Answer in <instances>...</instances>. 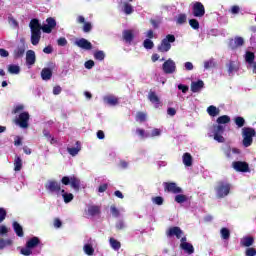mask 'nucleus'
Returning a JSON list of instances; mask_svg holds the SVG:
<instances>
[{
    "label": "nucleus",
    "mask_w": 256,
    "mask_h": 256,
    "mask_svg": "<svg viewBox=\"0 0 256 256\" xmlns=\"http://www.w3.org/2000/svg\"><path fill=\"white\" fill-rule=\"evenodd\" d=\"M83 251L88 256L95 255V240L89 239L83 246Z\"/></svg>",
    "instance_id": "nucleus-12"
},
{
    "label": "nucleus",
    "mask_w": 256,
    "mask_h": 256,
    "mask_svg": "<svg viewBox=\"0 0 256 256\" xmlns=\"http://www.w3.org/2000/svg\"><path fill=\"white\" fill-rule=\"evenodd\" d=\"M13 229L18 237H23V227L19 225V223H13Z\"/></svg>",
    "instance_id": "nucleus-34"
},
{
    "label": "nucleus",
    "mask_w": 256,
    "mask_h": 256,
    "mask_svg": "<svg viewBox=\"0 0 256 256\" xmlns=\"http://www.w3.org/2000/svg\"><path fill=\"white\" fill-rule=\"evenodd\" d=\"M23 55H25V47H18L15 49V51H14L15 59H19Z\"/></svg>",
    "instance_id": "nucleus-35"
},
{
    "label": "nucleus",
    "mask_w": 256,
    "mask_h": 256,
    "mask_svg": "<svg viewBox=\"0 0 256 256\" xmlns=\"http://www.w3.org/2000/svg\"><path fill=\"white\" fill-rule=\"evenodd\" d=\"M110 211L113 217H119V209H117L115 206H111Z\"/></svg>",
    "instance_id": "nucleus-58"
},
{
    "label": "nucleus",
    "mask_w": 256,
    "mask_h": 256,
    "mask_svg": "<svg viewBox=\"0 0 256 256\" xmlns=\"http://www.w3.org/2000/svg\"><path fill=\"white\" fill-rule=\"evenodd\" d=\"M58 45L60 47H65V45H67V39L65 38H59L58 41H57Z\"/></svg>",
    "instance_id": "nucleus-61"
},
{
    "label": "nucleus",
    "mask_w": 256,
    "mask_h": 256,
    "mask_svg": "<svg viewBox=\"0 0 256 256\" xmlns=\"http://www.w3.org/2000/svg\"><path fill=\"white\" fill-rule=\"evenodd\" d=\"M161 133H163L162 129L154 128L151 132H148L149 135L147 137H160Z\"/></svg>",
    "instance_id": "nucleus-36"
},
{
    "label": "nucleus",
    "mask_w": 256,
    "mask_h": 256,
    "mask_svg": "<svg viewBox=\"0 0 256 256\" xmlns=\"http://www.w3.org/2000/svg\"><path fill=\"white\" fill-rule=\"evenodd\" d=\"M162 69L164 73L171 75L177 71V65L175 64V61L168 59L164 62Z\"/></svg>",
    "instance_id": "nucleus-10"
},
{
    "label": "nucleus",
    "mask_w": 256,
    "mask_h": 256,
    "mask_svg": "<svg viewBox=\"0 0 256 256\" xmlns=\"http://www.w3.org/2000/svg\"><path fill=\"white\" fill-rule=\"evenodd\" d=\"M10 245H13V241L0 238V249H5V247H9Z\"/></svg>",
    "instance_id": "nucleus-39"
},
{
    "label": "nucleus",
    "mask_w": 256,
    "mask_h": 256,
    "mask_svg": "<svg viewBox=\"0 0 256 256\" xmlns=\"http://www.w3.org/2000/svg\"><path fill=\"white\" fill-rule=\"evenodd\" d=\"M9 55V51L1 48L0 49V57H7Z\"/></svg>",
    "instance_id": "nucleus-63"
},
{
    "label": "nucleus",
    "mask_w": 256,
    "mask_h": 256,
    "mask_svg": "<svg viewBox=\"0 0 256 256\" xmlns=\"http://www.w3.org/2000/svg\"><path fill=\"white\" fill-rule=\"evenodd\" d=\"M205 83H203V80H198L196 82L191 83V91L193 93H199L204 87Z\"/></svg>",
    "instance_id": "nucleus-21"
},
{
    "label": "nucleus",
    "mask_w": 256,
    "mask_h": 256,
    "mask_svg": "<svg viewBox=\"0 0 256 256\" xmlns=\"http://www.w3.org/2000/svg\"><path fill=\"white\" fill-rule=\"evenodd\" d=\"M248 69H252L253 73H256V62L248 64Z\"/></svg>",
    "instance_id": "nucleus-64"
},
{
    "label": "nucleus",
    "mask_w": 256,
    "mask_h": 256,
    "mask_svg": "<svg viewBox=\"0 0 256 256\" xmlns=\"http://www.w3.org/2000/svg\"><path fill=\"white\" fill-rule=\"evenodd\" d=\"M152 203H154L155 205H163V197L157 196L152 198Z\"/></svg>",
    "instance_id": "nucleus-53"
},
{
    "label": "nucleus",
    "mask_w": 256,
    "mask_h": 256,
    "mask_svg": "<svg viewBox=\"0 0 256 256\" xmlns=\"http://www.w3.org/2000/svg\"><path fill=\"white\" fill-rule=\"evenodd\" d=\"M32 253H33V250L31 248H29V246H27V244H26L25 248L21 249L22 255L29 256V255H32Z\"/></svg>",
    "instance_id": "nucleus-47"
},
{
    "label": "nucleus",
    "mask_w": 256,
    "mask_h": 256,
    "mask_svg": "<svg viewBox=\"0 0 256 256\" xmlns=\"http://www.w3.org/2000/svg\"><path fill=\"white\" fill-rule=\"evenodd\" d=\"M253 237H244L241 239V245H243V247H251V245H253Z\"/></svg>",
    "instance_id": "nucleus-31"
},
{
    "label": "nucleus",
    "mask_w": 256,
    "mask_h": 256,
    "mask_svg": "<svg viewBox=\"0 0 256 256\" xmlns=\"http://www.w3.org/2000/svg\"><path fill=\"white\" fill-rule=\"evenodd\" d=\"M8 23L11 27H13V29H17V27H19V23H17V20H15L13 17L8 18Z\"/></svg>",
    "instance_id": "nucleus-48"
},
{
    "label": "nucleus",
    "mask_w": 256,
    "mask_h": 256,
    "mask_svg": "<svg viewBox=\"0 0 256 256\" xmlns=\"http://www.w3.org/2000/svg\"><path fill=\"white\" fill-rule=\"evenodd\" d=\"M109 243H110V247H112L114 251H119V249H121V242H119L115 238H110Z\"/></svg>",
    "instance_id": "nucleus-30"
},
{
    "label": "nucleus",
    "mask_w": 256,
    "mask_h": 256,
    "mask_svg": "<svg viewBox=\"0 0 256 256\" xmlns=\"http://www.w3.org/2000/svg\"><path fill=\"white\" fill-rule=\"evenodd\" d=\"M168 237H176L177 239H183V230L179 227H172L169 228L167 231Z\"/></svg>",
    "instance_id": "nucleus-17"
},
{
    "label": "nucleus",
    "mask_w": 256,
    "mask_h": 256,
    "mask_svg": "<svg viewBox=\"0 0 256 256\" xmlns=\"http://www.w3.org/2000/svg\"><path fill=\"white\" fill-rule=\"evenodd\" d=\"M92 26L90 22H85L84 26H83V31L84 33H89V31H91Z\"/></svg>",
    "instance_id": "nucleus-56"
},
{
    "label": "nucleus",
    "mask_w": 256,
    "mask_h": 256,
    "mask_svg": "<svg viewBox=\"0 0 256 256\" xmlns=\"http://www.w3.org/2000/svg\"><path fill=\"white\" fill-rule=\"evenodd\" d=\"M171 43H175V36L168 34L158 45V51L160 53H167L171 50Z\"/></svg>",
    "instance_id": "nucleus-3"
},
{
    "label": "nucleus",
    "mask_w": 256,
    "mask_h": 256,
    "mask_svg": "<svg viewBox=\"0 0 256 256\" xmlns=\"http://www.w3.org/2000/svg\"><path fill=\"white\" fill-rule=\"evenodd\" d=\"M231 191V185L225 182H219L216 186V195L219 198L227 197Z\"/></svg>",
    "instance_id": "nucleus-5"
},
{
    "label": "nucleus",
    "mask_w": 256,
    "mask_h": 256,
    "mask_svg": "<svg viewBox=\"0 0 256 256\" xmlns=\"http://www.w3.org/2000/svg\"><path fill=\"white\" fill-rule=\"evenodd\" d=\"M241 151L237 148H228L226 151L227 157H233V155H239Z\"/></svg>",
    "instance_id": "nucleus-40"
},
{
    "label": "nucleus",
    "mask_w": 256,
    "mask_h": 256,
    "mask_svg": "<svg viewBox=\"0 0 256 256\" xmlns=\"http://www.w3.org/2000/svg\"><path fill=\"white\" fill-rule=\"evenodd\" d=\"M176 203H185L187 201V196L183 194H178L175 196Z\"/></svg>",
    "instance_id": "nucleus-43"
},
{
    "label": "nucleus",
    "mask_w": 256,
    "mask_h": 256,
    "mask_svg": "<svg viewBox=\"0 0 256 256\" xmlns=\"http://www.w3.org/2000/svg\"><path fill=\"white\" fill-rule=\"evenodd\" d=\"M255 136V129L253 128H243L242 129V137H243V145L245 147H251L253 144V137Z\"/></svg>",
    "instance_id": "nucleus-4"
},
{
    "label": "nucleus",
    "mask_w": 256,
    "mask_h": 256,
    "mask_svg": "<svg viewBox=\"0 0 256 256\" xmlns=\"http://www.w3.org/2000/svg\"><path fill=\"white\" fill-rule=\"evenodd\" d=\"M45 188L47 191H49V193H56V195H60L62 191L61 184H59L57 181H54V180H49L45 184Z\"/></svg>",
    "instance_id": "nucleus-8"
},
{
    "label": "nucleus",
    "mask_w": 256,
    "mask_h": 256,
    "mask_svg": "<svg viewBox=\"0 0 256 256\" xmlns=\"http://www.w3.org/2000/svg\"><path fill=\"white\" fill-rule=\"evenodd\" d=\"M5 217H7V210H5V208H0V223L5 221Z\"/></svg>",
    "instance_id": "nucleus-51"
},
{
    "label": "nucleus",
    "mask_w": 256,
    "mask_h": 256,
    "mask_svg": "<svg viewBox=\"0 0 256 256\" xmlns=\"http://www.w3.org/2000/svg\"><path fill=\"white\" fill-rule=\"evenodd\" d=\"M207 113L210 115V117H217V115L220 113V110L219 108L212 105L207 108Z\"/></svg>",
    "instance_id": "nucleus-28"
},
{
    "label": "nucleus",
    "mask_w": 256,
    "mask_h": 256,
    "mask_svg": "<svg viewBox=\"0 0 256 256\" xmlns=\"http://www.w3.org/2000/svg\"><path fill=\"white\" fill-rule=\"evenodd\" d=\"M40 241L38 237H33L32 239L28 240L26 245L27 247L31 248L32 250L39 245Z\"/></svg>",
    "instance_id": "nucleus-27"
},
{
    "label": "nucleus",
    "mask_w": 256,
    "mask_h": 256,
    "mask_svg": "<svg viewBox=\"0 0 256 256\" xmlns=\"http://www.w3.org/2000/svg\"><path fill=\"white\" fill-rule=\"evenodd\" d=\"M231 121V118L227 115L220 116L217 119V125H214L209 130V137H213L215 141L218 143H224L225 138L223 137V132L225 131V127L223 125L229 123Z\"/></svg>",
    "instance_id": "nucleus-1"
},
{
    "label": "nucleus",
    "mask_w": 256,
    "mask_h": 256,
    "mask_svg": "<svg viewBox=\"0 0 256 256\" xmlns=\"http://www.w3.org/2000/svg\"><path fill=\"white\" fill-rule=\"evenodd\" d=\"M123 11L126 15H131L133 13V6L131 4L124 2L123 3Z\"/></svg>",
    "instance_id": "nucleus-37"
},
{
    "label": "nucleus",
    "mask_w": 256,
    "mask_h": 256,
    "mask_svg": "<svg viewBox=\"0 0 256 256\" xmlns=\"http://www.w3.org/2000/svg\"><path fill=\"white\" fill-rule=\"evenodd\" d=\"M194 17H203L205 15V6L201 2H194L192 6Z\"/></svg>",
    "instance_id": "nucleus-11"
},
{
    "label": "nucleus",
    "mask_w": 256,
    "mask_h": 256,
    "mask_svg": "<svg viewBox=\"0 0 256 256\" xmlns=\"http://www.w3.org/2000/svg\"><path fill=\"white\" fill-rule=\"evenodd\" d=\"M233 168L235 169V171H241L242 173H247V171H249V164H247V162H233Z\"/></svg>",
    "instance_id": "nucleus-18"
},
{
    "label": "nucleus",
    "mask_w": 256,
    "mask_h": 256,
    "mask_svg": "<svg viewBox=\"0 0 256 256\" xmlns=\"http://www.w3.org/2000/svg\"><path fill=\"white\" fill-rule=\"evenodd\" d=\"M80 151H81V146L79 145V142H77V147L68 148V153L72 155V157H75V155H77Z\"/></svg>",
    "instance_id": "nucleus-38"
},
{
    "label": "nucleus",
    "mask_w": 256,
    "mask_h": 256,
    "mask_svg": "<svg viewBox=\"0 0 256 256\" xmlns=\"http://www.w3.org/2000/svg\"><path fill=\"white\" fill-rule=\"evenodd\" d=\"M189 25H190V27H192V29H199V21H197L195 19H190Z\"/></svg>",
    "instance_id": "nucleus-52"
},
{
    "label": "nucleus",
    "mask_w": 256,
    "mask_h": 256,
    "mask_svg": "<svg viewBox=\"0 0 256 256\" xmlns=\"http://www.w3.org/2000/svg\"><path fill=\"white\" fill-rule=\"evenodd\" d=\"M61 181L63 185H71L72 189L76 191L81 187V181L75 176H64Z\"/></svg>",
    "instance_id": "nucleus-6"
},
{
    "label": "nucleus",
    "mask_w": 256,
    "mask_h": 256,
    "mask_svg": "<svg viewBox=\"0 0 256 256\" xmlns=\"http://www.w3.org/2000/svg\"><path fill=\"white\" fill-rule=\"evenodd\" d=\"M26 63H27V65H35V51H33V50L27 51Z\"/></svg>",
    "instance_id": "nucleus-23"
},
{
    "label": "nucleus",
    "mask_w": 256,
    "mask_h": 256,
    "mask_svg": "<svg viewBox=\"0 0 256 256\" xmlns=\"http://www.w3.org/2000/svg\"><path fill=\"white\" fill-rule=\"evenodd\" d=\"M23 167V160L20 157L16 156L14 160V171H21Z\"/></svg>",
    "instance_id": "nucleus-32"
},
{
    "label": "nucleus",
    "mask_w": 256,
    "mask_h": 256,
    "mask_svg": "<svg viewBox=\"0 0 256 256\" xmlns=\"http://www.w3.org/2000/svg\"><path fill=\"white\" fill-rule=\"evenodd\" d=\"M30 31H31V43L32 45H39L41 41V24L39 20L32 19L29 23Z\"/></svg>",
    "instance_id": "nucleus-2"
},
{
    "label": "nucleus",
    "mask_w": 256,
    "mask_h": 256,
    "mask_svg": "<svg viewBox=\"0 0 256 256\" xmlns=\"http://www.w3.org/2000/svg\"><path fill=\"white\" fill-rule=\"evenodd\" d=\"M182 161L185 167H191V165H193V157L189 153L183 154Z\"/></svg>",
    "instance_id": "nucleus-25"
},
{
    "label": "nucleus",
    "mask_w": 256,
    "mask_h": 256,
    "mask_svg": "<svg viewBox=\"0 0 256 256\" xmlns=\"http://www.w3.org/2000/svg\"><path fill=\"white\" fill-rule=\"evenodd\" d=\"M164 188L165 191H168V193H174L175 195L179 194V193H183V189H181V187L177 186L176 183L171 182V183H164Z\"/></svg>",
    "instance_id": "nucleus-14"
},
{
    "label": "nucleus",
    "mask_w": 256,
    "mask_h": 256,
    "mask_svg": "<svg viewBox=\"0 0 256 256\" xmlns=\"http://www.w3.org/2000/svg\"><path fill=\"white\" fill-rule=\"evenodd\" d=\"M143 46L145 47V49H153L154 44L153 41H151L150 39H146L144 40Z\"/></svg>",
    "instance_id": "nucleus-49"
},
{
    "label": "nucleus",
    "mask_w": 256,
    "mask_h": 256,
    "mask_svg": "<svg viewBox=\"0 0 256 256\" xmlns=\"http://www.w3.org/2000/svg\"><path fill=\"white\" fill-rule=\"evenodd\" d=\"M23 109H25V105L18 104L14 107V113H20V111H23Z\"/></svg>",
    "instance_id": "nucleus-59"
},
{
    "label": "nucleus",
    "mask_w": 256,
    "mask_h": 256,
    "mask_svg": "<svg viewBox=\"0 0 256 256\" xmlns=\"http://www.w3.org/2000/svg\"><path fill=\"white\" fill-rule=\"evenodd\" d=\"M94 59H97L98 61H103V59H105V52H103V51L95 52Z\"/></svg>",
    "instance_id": "nucleus-44"
},
{
    "label": "nucleus",
    "mask_w": 256,
    "mask_h": 256,
    "mask_svg": "<svg viewBox=\"0 0 256 256\" xmlns=\"http://www.w3.org/2000/svg\"><path fill=\"white\" fill-rule=\"evenodd\" d=\"M245 43V40L243 37H235L230 41V47L231 49H237V47H242V45Z\"/></svg>",
    "instance_id": "nucleus-20"
},
{
    "label": "nucleus",
    "mask_w": 256,
    "mask_h": 256,
    "mask_svg": "<svg viewBox=\"0 0 256 256\" xmlns=\"http://www.w3.org/2000/svg\"><path fill=\"white\" fill-rule=\"evenodd\" d=\"M53 76V72L49 68H44L41 72V77L44 81H49Z\"/></svg>",
    "instance_id": "nucleus-26"
},
{
    "label": "nucleus",
    "mask_w": 256,
    "mask_h": 256,
    "mask_svg": "<svg viewBox=\"0 0 256 256\" xmlns=\"http://www.w3.org/2000/svg\"><path fill=\"white\" fill-rule=\"evenodd\" d=\"M88 215H91L92 217L95 215H99V207L89 206L88 207Z\"/></svg>",
    "instance_id": "nucleus-41"
},
{
    "label": "nucleus",
    "mask_w": 256,
    "mask_h": 256,
    "mask_svg": "<svg viewBox=\"0 0 256 256\" xmlns=\"http://www.w3.org/2000/svg\"><path fill=\"white\" fill-rule=\"evenodd\" d=\"M56 26H57V22L54 20V18L50 17L46 19V24H43L41 26V29L43 33H51V31H53V29H55Z\"/></svg>",
    "instance_id": "nucleus-13"
},
{
    "label": "nucleus",
    "mask_w": 256,
    "mask_h": 256,
    "mask_svg": "<svg viewBox=\"0 0 256 256\" xmlns=\"http://www.w3.org/2000/svg\"><path fill=\"white\" fill-rule=\"evenodd\" d=\"M220 233H221L222 239H229V237L231 235L229 232V229H227V228H222Z\"/></svg>",
    "instance_id": "nucleus-46"
},
{
    "label": "nucleus",
    "mask_w": 256,
    "mask_h": 256,
    "mask_svg": "<svg viewBox=\"0 0 256 256\" xmlns=\"http://www.w3.org/2000/svg\"><path fill=\"white\" fill-rule=\"evenodd\" d=\"M137 121H140V123H143L147 119V114L143 112H138L136 115Z\"/></svg>",
    "instance_id": "nucleus-45"
},
{
    "label": "nucleus",
    "mask_w": 256,
    "mask_h": 256,
    "mask_svg": "<svg viewBox=\"0 0 256 256\" xmlns=\"http://www.w3.org/2000/svg\"><path fill=\"white\" fill-rule=\"evenodd\" d=\"M7 69H8V73H10V75H19V73H21V67L17 64L8 65Z\"/></svg>",
    "instance_id": "nucleus-22"
},
{
    "label": "nucleus",
    "mask_w": 256,
    "mask_h": 256,
    "mask_svg": "<svg viewBox=\"0 0 256 256\" xmlns=\"http://www.w3.org/2000/svg\"><path fill=\"white\" fill-rule=\"evenodd\" d=\"M74 44L77 47H80V49H85L86 51H91V49H93V44H91V42H89L87 39L85 38H81V39H77Z\"/></svg>",
    "instance_id": "nucleus-15"
},
{
    "label": "nucleus",
    "mask_w": 256,
    "mask_h": 256,
    "mask_svg": "<svg viewBox=\"0 0 256 256\" xmlns=\"http://www.w3.org/2000/svg\"><path fill=\"white\" fill-rule=\"evenodd\" d=\"M60 195H62L64 199V203H71L73 201V194L72 193H67L63 189L60 192Z\"/></svg>",
    "instance_id": "nucleus-29"
},
{
    "label": "nucleus",
    "mask_w": 256,
    "mask_h": 256,
    "mask_svg": "<svg viewBox=\"0 0 256 256\" xmlns=\"http://www.w3.org/2000/svg\"><path fill=\"white\" fill-rule=\"evenodd\" d=\"M139 35V31L132 29V30H125L123 32V39L126 41V43H131L135 37Z\"/></svg>",
    "instance_id": "nucleus-16"
},
{
    "label": "nucleus",
    "mask_w": 256,
    "mask_h": 256,
    "mask_svg": "<svg viewBox=\"0 0 256 256\" xmlns=\"http://www.w3.org/2000/svg\"><path fill=\"white\" fill-rule=\"evenodd\" d=\"M62 89H61V86H55L53 88V94L54 95H59L61 93Z\"/></svg>",
    "instance_id": "nucleus-62"
},
{
    "label": "nucleus",
    "mask_w": 256,
    "mask_h": 256,
    "mask_svg": "<svg viewBox=\"0 0 256 256\" xmlns=\"http://www.w3.org/2000/svg\"><path fill=\"white\" fill-rule=\"evenodd\" d=\"M84 65L86 69H93V67H95V62L93 60H88Z\"/></svg>",
    "instance_id": "nucleus-57"
},
{
    "label": "nucleus",
    "mask_w": 256,
    "mask_h": 256,
    "mask_svg": "<svg viewBox=\"0 0 256 256\" xmlns=\"http://www.w3.org/2000/svg\"><path fill=\"white\" fill-rule=\"evenodd\" d=\"M7 233H9V228L5 225H0V235H7Z\"/></svg>",
    "instance_id": "nucleus-55"
},
{
    "label": "nucleus",
    "mask_w": 256,
    "mask_h": 256,
    "mask_svg": "<svg viewBox=\"0 0 256 256\" xmlns=\"http://www.w3.org/2000/svg\"><path fill=\"white\" fill-rule=\"evenodd\" d=\"M148 99L154 105L155 109H159V107H161V100H159V96H157L155 92H150Z\"/></svg>",
    "instance_id": "nucleus-19"
},
{
    "label": "nucleus",
    "mask_w": 256,
    "mask_h": 256,
    "mask_svg": "<svg viewBox=\"0 0 256 256\" xmlns=\"http://www.w3.org/2000/svg\"><path fill=\"white\" fill-rule=\"evenodd\" d=\"M104 103H106V105L115 106L119 103V99L113 95H109L104 97Z\"/></svg>",
    "instance_id": "nucleus-24"
},
{
    "label": "nucleus",
    "mask_w": 256,
    "mask_h": 256,
    "mask_svg": "<svg viewBox=\"0 0 256 256\" xmlns=\"http://www.w3.org/2000/svg\"><path fill=\"white\" fill-rule=\"evenodd\" d=\"M255 255H256L255 248H248V249H246V256H255Z\"/></svg>",
    "instance_id": "nucleus-60"
},
{
    "label": "nucleus",
    "mask_w": 256,
    "mask_h": 256,
    "mask_svg": "<svg viewBox=\"0 0 256 256\" xmlns=\"http://www.w3.org/2000/svg\"><path fill=\"white\" fill-rule=\"evenodd\" d=\"M245 61L248 63V65H251V63H255V54L253 52L247 51L245 54Z\"/></svg>",
    "instance_id": "nucleus-33"
},
{
    "label": "nucleus",
    "mask_w": 256,
    "mask_h": 256,
    "mask_svg": "<svg viewBox=\"0 0 256 256\" xmlns=\"http://www.w3.org/2000/svg\"><path fill=\"white\" fill-rule=\"evenodd\" d=\"M180 249H182V251H184V253L187 255H193V253H195V247H193V244L187 241L186 236L180 239Z\"/></svg>",
    "instance_id": "nucleus-7"
},
{
    "label": "nucleus",
    "mask_w": 256,
    "mask_h": 256,
    "mask_svg": "<svg viewBox=\"0 0 256 256\" xmlns=\"http://www.w3.org/2000/svg\"><path fill=\"white\" fill-rule=\"evenodd\" d=\"M235 123L238 127H243L245 125V119L243 117L235 118Z\"/></svg>",
    "instance_id": "nucleus-54"
},
{
    "label": "nucleus",
    "mask_w": 256,
    "mask_h": 256,
    "mask_svg": "<svg viewBox=\"0 0 256 256\" xmlns=\"http://www.w3.org/2000/svg\"><path fill=\"white\" fill-rule=\"evenodd\" d=\"M187 22V15L185 14H179L176 18V23L178 25H183V23Z\"/></svg>",
    "instance_id": "nucleus-42"
},
{
    "label": "nucleus",
    "mask_w": 256,
    "mask_h": 256,
    "mask_svg": "<svg viewBox=\"0 0 256 256\" xmlns=\"http://www.w3.org/2000/svg\"><path fill=\"white\" fill-rule=\"evenodd\" d=\"M136 133H137V135H139V137H141L142 139H145V138L149 137V136H147V135H149V132L146 133L145 130H143V129H137V130H136Z\"/></svg>",
    "instance_id": "nucleus-50"
},
{
    "label": "nucleus",
    "mask_w": 256,
    "mask_h": 256,
    "mask_svg": "<svg viewBox=\"0 0 256 256\" xmlns=\"http://www.w3.org/2000/svg\"><path fill=\"white\" fill-rule=\"evenodd\" d=\"M17 125L22 129L29 127V112H22L16 119Z\"/></svg>",
    "instance_id": "nucleus-9"
}]
</instances>
